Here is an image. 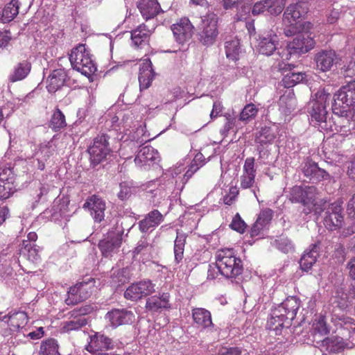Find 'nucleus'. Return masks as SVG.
<instances>
[{
  "label": "nucleus",
  "instance_id": "0e129e2a",
  "mask_svg": "<svg viewBox=\"0 0 355 355\" xmlns=\"http://www.w3.org/2000/svg\"><path fill=\"white\" fill-rule=\"evenodd\" d=\"M55 149L52 148V142L49 141L47 145L41 148V153L44 154L45 159H49L54 153Z\"/></svg>",
  "mask_w": 355,
  "mask_h": 355
},
{
  "label": "nucleus",
  "instance_id": "79ce46f5",
  "mask_svg": "<svg viewBox=\"0 0 355 355\" xmlns=\"http://www.w3.org/2000/svg\"><path fill=\"white\" fill-rule=\"evenodd\" d=\"M66 126L65 116L60 110L57 108L51 118L49 127L54 131H59Z\"/></svg>",
  "mask_w": 355,
  "mask_h": 355
},
{
  "label": "nucleus",
  "instance_id": "f03ea898",
  "mask_svg": "<svg viewBox=\"0 0 355 355\" xmlns=\"http://www.w3.org/2000/svg\"><path fill=\"white\" fill-rule=\"evenodd\" d=\"M216 267L227 279L236 278L243 271L242 261L234 255L233 249H223L218 252Z\"/></svg>",
  "mask_w": 355,
  "mask_h": 355
},
{
  "label": "nucleus",
  "instance_id": "c9c22d12",
  "mask_svg": "<svg viewBox=\"0 0 355 355\" xmlns=\"http://www.w3.org/2000/svg\"><path fill=\"white\" fill-rule=\"evenodd\" d=\"M284 33L287 37L302 33L309 30L311 25L309 22H284Z\"/></svg>",
  "mask_w": 355,
  "mask_h": 355
},
{
  "label": "nucleus",
  "instance_id": "f257e3e1",
  "mask_svg": "<svg viewBox=\"0 0 355 355\" xmlns=\"http://www.w3.org/2000/svg\"><path fill=\"white\" fill-rule=\"evenodd\" d=\"M128 220V218H122L118 220L116 223L114 231L108 232L107 236L99 241L98 247L103 257L111 258L114 254L119 252L122 244V236L125 228H128V231H129L133 226L128 227L127 225Z\"/></svg>",
  "mask_w": 355,
  "mask_h": 355
},
{
  "label": "nucleus",
  "instance_id": "de8ad7c7",
  "mask_svg": "<svg viewBox=\"0 0 355 355\" xmlns=\"http://www.w3.org/2000/svg\"><path fill=\"white\" fill-rule=\"evenodd\" d=\"M257 113V109L254 104H248L242 110L239 115V120L242 121H248L253 119Z\"/></svg>",
  "mask_w": 355,
  "mask_h": 355
},
{
  "label": "nucleus",
  "instance_id": "f704fd0d",
  "mask_svg": "<svg viewBox=\"0 0 355 355\" xmlns=\"http://www.w3.org/2000/svg\"><path fill=\"white\" fill-rule=\"evenodd\" d=\"M19 0H11L7 3L2 10L1 21L3 23H8L13 20L19 13Z\"/></svg>",
  "mask_w": 355,
  "mask_h": 355
},
{
  "label": "nucleus",
  "instance_id": "e433bc0d",
  "mask_svg": "<svg viewBox=\"0 0 355 355\" xmlns=\"http://www.w3.org/2000/svg\"><path fill=\"white\" fill-rule=\"evenodd\" d=\"M2 313L0 312V320L4 321L6 318H8L10 322V326L19 329L25 325L27 322V315L23 311L15 313L11 315L1 316Z\"/></svg>",
  "mask_w": 355,
  "mask_h": 355
},
{
  "label": "nucleus",
  "instance_id": "a211bd4d",
  "mask_svg": "<svg viewBox=\"0 0 355 355\" xmlns=\"http://www.w3.org/2000/svg\"><path fill=\"white\" fill-rule=\"evenodd\" d=\"M306 2L300 1L288 6L284 13V21L288 23L303 22L302 18L308 12Z\"/></svg>",
  "mask_w": 355,
  "mask_h": 355
},
{
  "label": "nucleus",
  "instance_id": "603ef678",
  "mask_svg": "<svg viewBox=\"0 0 355 355\" xmlns=\"http://www.w3.org/2000/svg\"><path fill=\"white\" fill-rule=\"evenodd\" d=\"M281 106L285 105L287 109V112L291 113L295 110L296 99L293 96H282L279 99Z\"/></svg>",
  "mask_w": 355,
  "mask_h": 355
},
{
  "label": "nucleus",
  "instance_id": "6ab92c4d",
  "mask_svg": "<svg viewBox=\"0 0 355 355\" xmlns=\"http://www.w3.org/2000/svg\"><path fill=\"white\" fill-rule=\"evenodd\" d=\"M284 5L277 0H262L254 3L252 14L255 16L267 11L272 15H277L284 10Z\"/></svg>",
  "mask_w": 355,
  "mask_h": 355
},
{
  "label": "nucleus",
  "instance_id": "e2e57ef3",
  "mask_svg": "<svg viewBox=\"0 0 355 355\" xmlns=\"http://www.w3.org/2000/svg\"><path fill=\"white\" fill-rule=\"evenodd\" d=\"M150 248V245L146 241H140L137 246L135 248L134 254H139L141 253H143L146 251H147Z\"/></svg>",
  "mask_w": 355,
  "mask_h": 355
},
{
  "label": "nucleus",
  "instance_id": "2eb2a0df",
  "mask_svg": "<svg viewBox=\"0 0 355 355\" xmlns=\"http://www.w3.org/2000/svg\"><path fill=\"white\" fill-rule=\"evenodd\" d=\"M314 61L317 69L324 72L329 71L338 62V57L334 50H320L315 54Z\"/></svg>",
  "mask_w": 355,
  "mask_h": 355
},
{
  "label": "nucleus",
  "instance_id": "c85d7f7f",
  "mask_svg": "<svg viewBox=\"0 0 355 355\" xmlns=\"http://www.w3.org/2000/svg\"><path fill=\"white\" fill-rule=\"evenodd\" d=\"M319 246L318 243L311 245V249L309 252L304 253L300 259V268L304 271H309L316 262L318 256Z\"/></svg>",
  "mask_w": 355,
  "mask_h": 355
},
{
  "label": "nucleus",
  "instance_id": "5fc2aeb1",
  "mask_svg": "<svg viewBox=\"0 0 355 355\" xmlns=\"http://www.w3.org/2000/svg\"><path fill=\"white\" fill-rule=\"evenodd\" d=\"M23 245L24 248L21 250L22 253L25 254L26 252H27L29 259H32L33 261L37 259L39 254L37 246H32L30 243L25 244V241L23 242Z\"/></svg>",
  "mask_w": 355,
  "mask_h": 355
},
{
  "label": "nucleus",
  "instance_id": "5701e85b",
  "mask_svg": "<svg viewBox=\"0 0 355 355\" xmlns=\"http://www.w3.org/2000/svg\"><path fill=\"white\" fill-rule=\"evenodd\" d=\"M137 8L146 21L153 19L162 12L161 6L157 0H144L143 1H138Z\"/></svg>",
  "mask_w": 355,
  "mask_h": 355
},
{
  "label": "nucleus",
  "instance_id": "4be33fe9",
  "mask_svg": "<svg viewBox=\"0 0 355 355\" xmlns=\"http://www.w3.org/2000/svg\"><path fill=\"white\" fill-rule=\"evenodd\" d=\"M295 65L292 64H279V69L284 73L288 71L287 73L284 74V78L282 80V84L286 88H290L297 83L302 82L305 78L306 74L304 73L293 71Z\"/></svg>",
  "mask_w": 355,
  "mask_h": 355
},
{
  "label": "nucleus",
  "instance_id": "052dcab7",
  "mask_svg": "<svg viewBox=\"0 0 355 355\" xmlns=\"http://www.w3.org/2000/svg\"><path fill=\"white\" fill-rule=\"evenodd\" d=\"M10 31L8 30L0 32V48L6 47L11 40Z\"/></svg>",
  "mask_w": 355,
  "mask_h": 355
},
{
  "label": "nucleus",
  "instance_id": "338daca9",
  "mask_svg": "<svg viewBox=\"0 0 355 355\" xmlns=\"http://www.w3.org/2000/svg\"><path fill=\"white\" fill-rule=\"evenodd\" d=\"M10 217L9 208L7 206L0 207V226Z\"/></svg>",
  "mask_w": 355,
  "mask_h": 355
},
{
  "label": "nucleus",
  "instance_id": "37998d69",
  "mask_svg": "<svg viewBox=\"0 0 355 355\" xmlns=\"http://www.w3.org/2000/svg\"><path fill=\"white\" fill-rule=\"evenodd\" d=\"M119 191L117 193L118 198L122 200H128L136 191V188L131 181H123L119 184Z\"/></svg>",
  "mask_w": 355,
  "mask_h": 355
},
{
  "label": "nucleus",
  "instance_id": "774afa93",
  "mask_svg": "<svg viewBox=\"0 0 355 355\" xmlns=\"http://www.w3.org/2000/svg\"><path fill=\"white\" fill-rule=\"evenodd\" d=\"M349 277L355 280V257L352 258L347 266Z\"/></svg>",
  "mask_w": 355,
  "mask_h": 355
},
{
  "label": "nucleus",
  "instance_id": "bf43d9fd",
  "mask_svg": "<svg viewBox=\"0 0 355 355\" xmlns=\"http://www.w3.org/2000/svg\"><path fill=\"white\" fill-rule=\"evenodd\" d=\"M39 193L37 194V200L36 201L41 200L43 198L46 199V196L49 192L50 187L48 184H43L42 183L38 184Z\"/></svg>",
  "mask_w": 355,
  "mask_h": 355
},
{
  "label": "nucleus",
  "instance_id": "393cba45",
  "mask_svg": "<svg viewBox=\"0 0 355 355\" xmlns=\"http://www.w3.org/2000/svg\"><path fill=\"white\" fill-rule=\"evenodd\" d=\"M278 36L274 33H268L259 42L258 50L260 53L268 56L278 49Z\"/></svg>",
  "mask_w": 355,
  "mask_h": 355
},
{
  "label": "nucleus",
  "instance_id": "09e8293b",
  "mask_svg": "<svg viewBox=\"0 0 355 355\" xmlns=\"http://www.w3.org/2000/svg\"><path fill=\"white\" fill-rule=\"evenodd\" d=\"M273 211L269 208L262 209L257 219V223L262 224L264 227H266L269 224L272 218Z\"/></svg>",
  "mask_w": 355,
  "mask_h": 355
},
{
  "label": "nucleus",
  "instance_id": "7ed1b4c3",
  "mask_svg": "<svg viewBox=\"0 0 355 355\" xmlns=\"http://www.w3.org/2000/svg\"><path fill=\"white\" fill-rule=\"evenodd\" d=\"M315 98L311 101L307 107V112L311 116V122L322 129H327V105L331 99V95L324 91H319L315 94Z\"/></svg>",
  "mask_w": 355,
  "mask_h": 355
},
{
  "label": "nucleus",
  "instance_id": "a18cd8bd",
  "mask_svg": "<svg viewBox=\"0 0 355 355\" xmlns=\"http://www.w3.org/2000/svg\"><path fill=\"white\" fill-rule=\"evenodd\" d=\"M154 148L151 146L143 147L137 153L135 162L136 164H141L154 159Z\"/></svg>",
  "mask_w": 355,
  "mask_h": 355
},
{
  "label": "nucleus",
  "instance_id": "b1692460",
  "mask_svg": "<svg viewBox=\"0 0 355 355\" xmlns=\"http://www.w3.org/2000/svg\"><path fill=\"white\" fill-rule=\"evenodd\" d=\"M155 76L153 64L149 58L144 60L139 74L140 89H146L150 87Z\"/></svg>",
  "mask_w": 355,
  "mask_h": 355
},
{
  "label": "nucleus",
  "instance_id": "ddd939ff",
  "mask_svg": "<svg viewBox=\"0 0 355 355\" xmlns=\"http://www.w3.org/2000/svg\"><path fill=\"white\" fill-rule=\"evenodd\" d=\"M346 111L343 113H336L334 107L332 105V112L335 115V117L332 118L335 130L339 132L340 135H348L354 126L352 121L354 112L348 110H346Z\"/></svg>",
  "mask_w": 355,
  "mask_h": 355
},
{
  "label": "nucleus",
  "instance_id": "58836bf2",
  "mask_svg": "<svg viewBox=\"0 0 355 355\" xmlns=\"http://www.w3.org/2000/svg\"><path fill=\"white\" fill-rule=\"evenodd\" d=\"M187 236L184 233L177 232V236L174 244L175 261L180 263L183 259L184 248Z\"/></svg>",
  "mask_w": 355,
  "mask_h": 355
},
{
  "label": "nucleus",
  "instance_id": "9d476101",
  "mask_svg": "<svg viewBox=\"0 0 355 355\" xmlns=\"http://www.w3.org/2000/svg\"><path fill=\"white\" fill-rule=\"evenodd\" d=\"M324 209L323 223L326 228L333 231L341 227L343 223V215L340 204L334 202L329 205L327 208H322L320 212Z\"/></svg>",
  "mask_w": 355,
  "mask_h": 355
},
{
  "label": "nucleus",
  "instance_id": "423d86ee",
  "mask_svg": "<svg viewBox=\"0 0 355 355\" xmlns=\"http://www.w3.org/2000/svg\"><path fill=\"white\" fill-rule=\"evenodd\" d=\"M332 105L336 113L352 110L355 105V80L342 86L334 95Z\"/></svg>",
  "mask_w": 355,
  "mask_h": 355
},
{
  "label": "nucleus",
  "instance_id": "39448f33",
  "mask_svg": "<svg viewBox=\"0 0 355 355\" xmlns=\"http://www.w3.org/2000/svg\"><path fill=\"white\" fill-rule=\"evenodd\" d=\"M315 42L310 35L304 31L295 36L292 42L287 44L286 49H282L278 54L282 59L288 60L292 55H301L306 53L313 49Z\"/></svg>",
  "mask_w": 355,
  "mask_h": 355
},
{
  "label": "nucleus",
  "instance_id": "bb28decb",
  "mask_svg": "<svg viewBox=\"0 0 355 355\" xmlns=\"http://www.w3.org/2000/svg\"><path fill=\"white\" fill-rule=\"evenodd\" d=\"M67 75L64 69H58L53 71L47 80L46 88L51 93L60 89L65 83Z\"/></svg>",
  "mask_w": 355,
  "mask_h": 355
},
{
  "label": "nucleus",
  "instance_id": "4c0bfd02",
  "mask_svg": "<svg viewBox=\"0 0 355 355\" xmlns=\"http://www.w3.org/2000/svg\"><path fill=\"white\" fill-rule=\"evenodd\" d=\"M40 355H60L58 352L57 340L53 338H49L42 342Z\"/></svg>",
  "mask_w": 355,
  "mask_h": 355
},
{
  "label": "nucleus",
  "instance_id": "3c124183",
  "mask_svg": "<svg viewBox=\"0 0 355 355\" xmlns=\"http://www.w3.org/2000/svg\"><path fill=\"white\" fill-rule=\"evenodd\" d=\"M16 191L15 187L6 183L0 182V200H6Z\"/></svg>",
  "mask_w": 355,
  "mask_h": 355
},
{
  "label": "nucleus",
  "instance_id": "6e6552de",
  "mask_svg": "<svg viewBox=\"0 0 355 355\" xmlns=\"http://www.w3.org/2000/svg\"><path fill=\"white\" fill-rule=\"evenodd\" d=\"M218 35L217 21L215 17H205L197 32V38L200 44L209 46L214 44Z\"/></svg>",
  "mask_w": 355,
  "mask_h": 355
},
{
  "label": "nucleus",
  "instance_id": "ea45409f",
  "mask_svg": "<svg viewBox=\"0 0 355 355\" xmlns=\"http://www.w3.org/2000/svg\"><path fill=\"white\" fill-rule=\"evenodd\" d=\"M275 138V134L270 127L264 126L257 133L255 141L261 145L270 143Z\"/></svg>",
  "mask_w": 355,
  "mask_h": 355
},
{
  "label": "nucleus",
  "instance_id": "2f4dec72",
  "mask_svg": "<svg viewBox=\"0 0 355 355\" xmlns=\"http://www.w3.org/2000/svg\"><path fill=\"white\" fill-rule=\"evenodd\" d=\"M192 316L194 322L203 328L213 325L211 313L202 308H195L192 310Z\"/></svg>",
  "mask_w": 355,
  "mask_h": 355
},
{
  "label": "nucleus",
  "instance_id": "aec40b11",
  "mask_svg": "<svg viewBox=\"0 0 355 355\" xmlns=\"http://www.w3.org/2000/svg\"><path fill=\"white\" fill-rule=\"evenodd\" d=\"M169 294L163 293L159 295H153L146 299L145 309L151 313L161 312L163 309H171Z\"/></svg>",
  "mask_w": 355,
  "mask_h": 355
},
{
  "label": "nucleus",
  "instance_id": "0eeeda50",
  "mask_svg": "<svg viewBox=\"0 0 355 355\" xmlns=\"http://www.w3.org/2000/svg\"><path fill=\"white\" fill-rule=\"evenodd\" d=\"M110 138L106 134L98 135L94 139L93 145L89 148L88 152L90 156L91 165L94 168L106 159L107 155H110L111 153L109 143Z\"/></svg>",
  "mask_w": 355,
  "mask_h": 355
},
{
  "label": "nucleus",
  "instance_id": "f8f14e48",
  "mask_svg": "<svg viewBox=\"0 0 355 355\" xmlns=\"http://www.w3.org/2000/svg\"><path fill=\"white\" fill-rule=\"evenodd\" d=\"M302 171L307 180L311 183H318L330 178L326 170L319 167L318 163L308 158L302 164Z\"/></svg>",
  "mask_w": 355,
  "mask_h": 355
},
{
  "label": "nucleus",
  "instance_id": "f3484780",
  "mask_svg": "<svg viewBox=\"0 0 355 355\" xmlns=\"http://www.w3.org/2000/svg\"><path fill=\"white\" fill-rule=\"evenodd\" d=\"M83 207L89 210L95 222L100 223L104 220L105 202L102 198L93 195L86 200Z\"/></svg>",
  "mask_w": 355,
  "mask_h": 355
},
{
  "label": "nucleus",
  "instance_id": "680f3d73",
  "mask_svg": "<svg viewBox=\"0 0 355 355\" xmlns=\"http://www.w3.org/2000/svg\"><path fill=\"white\" fill-rule=\"evenodd\" d=\"M315 330L322 335H326L329 332V330L324 320H319L315 324Z\"/></svg>",
  "mask_w": 355,
  "mask_h": 355
},
{
  "label": "nucleus",
  "instance_id": "4468645a",
  "mask_svg": "<svg viewBox=\"0 0 355 355\" xmlns=\"http://www.w3.org/2000/svg\"><path fill=\"white\" fill-rule=\"evenodd\" d=\"M194 27L188 18H182L178 22L171 26L174 37L179 44L189 41L193 34Z\"/></svg>",
  "mask_w": 355,
  "mask_h": 355
},
{
  "label": "nucleus",
  "instance_id": "a19ab883",
  "mask_svg": "<svg viewBox=\"0 0 355 355\" xmlns=\"http://www.w3.org/2000/svg\"><path fill=\"white\" fill-rule=\"evenodd\" d=\"M225 53L227 58L236 60L240 52V42L236 38L225 42Z\"/></svg>",
  "mask_w": 355,
  "mask_h": 355
},
{
  "label": "nucleus",
  "instance_id": "c756f323",
  "mask_svg": "<svg viewBox=\"0 0 355 355\" xmlns=\"http://www.w3.org/2000/svg\"><path fill=\"white\" fill-rule=\"evenodd\" d=\"M154 29V25L150 27L143 24L131 32V39L135 46H139L146 42L150 36L151 30Z\"/></svg>",
  "mask_w": 355,
  "mask_h": 355
},
{
  "label": "nucleus",
  "instance_id": "864d4df0",
  "mask_svg": "<svg viewBox=\"0 0 355 355\" xmlns=\"http://www.w3.org/2000/svg\"><path fill=\"white\" fill-rule=\"evenodd\" d=\"M284 324H279L278 322L277 317H275L273 312L271 313V318L268 320L267 328L270 330L275 331L276 334H280L282 329L284 327Z\"/></svg>",
  "mask_w": 355,
  "mask_h": 355
},
{
  "label": "nucleus",
  "instance_id": "49530a36",
  "mask_svg": "<svg viewBox=\"0 0 355 355\" xmlns=\"http://www.w3.org/2000/svg\"><path fill=\"white\" fill-rule=\"evenodd\" d=\"M84 63L79 66L76 65V70L80 71L82 74L85 75L87 77H89L93 75L96 71V67L95 64L93 62L90 57L84 60Z\"/></svg>",
  "mask_w": 355,
  "mask_h": 355
},
{
  "label": "nucleus",
  "instance_id": "a878e982",
  "mask_svg": "<svg viewBox=\"0 0 355 355\" xmlns=\"http://www.w3.org/2000/svg\"><path fill=\"white\" fill-rule=\"evenodd\" d=\"M87 286V283L80 282L70 287L68 292L69 297L66 299L67 304H75L86 300L89 296V293L86 291Z\"/></svg>",
  "mask_w": 355,
  "mask_h": 355
},
{
  "label": "nucleus",
  "instance_id": "72a5a7b5",
  "mask_svg": "<svg viewBox=\"0 0 355 355\" xmlns=\"http://www.w3.org/2000/svg\"><path fill=\"white\" fill-rule=\"evenodd\" d=\"M31 64L24 60L15 67L13 72L9 76L10 82L15 83L24 79L30 73Z\"/></svg>",
  "mask_w": 355,
  "mask_h": 355
},
{
  "label": "nucleus",
  "instance_id": "8fccbe9b",
  "mask_svg": "<svg viewBox=\"0 0 355 355\" xmlns=\"http://www.w3.org/2000/svg\"><path fill=\"white\" fill-rule=\"evenodd\" d=\"M230 226L232 230L239 233H243L247 227V225L242 220L239 214H236L233 218V220Z\"/></svg>",
  "mask_w": 355,
  "mask_h": 355
},
{
  "label": "nucleus",
  "instance_id": "cd10ccee",
  "mask_svg": "<svg viewBox=\"0 0 355 355\" xmlns=\"http://www.w3.org/2000/svg\"><path fill=\"white\" fill-rule=\"evenodd\" d=\"M163 220V215L157 209H155L149 212L145 218L139 223V230L142 232H146L150 228L155 227L159 225Z\"/></svg>",
  "mask_w": 355,
  "mask_h": 355
},
{
  "label": "nucleus",
  "instance_id": "69168bd1",
  "mask_svg": "<svg viewBox=\"0 0 355 355\" xmlns=\"http://www.w3.org/2000/svg\"><path fill=\"white\" fill-rule=\"evenodd\" d=\"M347 211L348 216L355 220V194L353 195L347 204Z\"/></svg>",
  "mask_w": 355,
  "mask_h": 355
},
{
  "label": "nucleus",
  "instance_id": "6e6d98bb",
  "mask_svg": "<svg viewBox=\"0 0 355 355\" xmlns=\"http://www.w3.org/2000/svg\"><path fill=\"white\" fill-rule=\"evenodd\" d=\"M15 175L10 168H6L0 173V182L14 185Z\"/></svg>",
  "mask_w": 355,
  "mask_h": 355
},
{
  "label": "nucleus",
  "instance_id": "20e7f679",
  "mask_svg": "<svg viewBox=\"0 0 355 355\" xmlns=\"http://www.w3.org/2000/svg\"><path fill=\"white\" fill-rule=\"evenodd\" d=\"M318 189L314 186H295L291 189L289 200L292 202L301 203L306 208L304 209L303 212L307 215L311 211V205L314 206V210L316 214H320L322 211L320 205L315 202Z\"/></svg>",
  "mask_w": 355,
  "mask_h": 355
},
{
  "label": "nucleus",
  "instance_id": "412c9836",
  "mask_svg": "<svg viewBox=\"0 0 355 355\" xmlns=\"http://www.w3.org/2000/svg\"><path fill=\"white\" fill-rule=\"evenodd\" d=\"M105 318L110 322L112 326L118 327L132 323L135 320V315L131 311L127 309H112L107 313Z\"/></svg>",
  "mask_w": 355,
  "mask_h": 355
},
{
  "label": "nucleus",
  "instance_id": "dca6fc26",
  "mask_svg": "<svg viewBox=\"0 0 355 355\" xmlns=\"http://www.w3.org/2000/svg\"><path fill=\"white\" fill-rule=\"evenodd\" d=\"M112 348L113 343L112 339L99 333H96L90 336V342L86 347L88 352L98 354V355H107L103 354V352Z\"/></svg>",
  "mask_w": 355,
  "mask_h": 355
},
{
  "label": "nucleus",
  "instance_id": "c03bdc74",
  "mask_svg": "<svg viewBox=\"0 0 355 355\" xmlns=\"http://www.w3.org/2000/svg\"><path fill=\"white\" fill-rule=\"evenodd\" d=\"M323 342L331 352L335 353L344 349L345 346L343 338L337 336L327 337L324 339Z\"/></svg>",
  "mask_w": 355,
  "mask_h": 355
},
{
  "label": "nucleus",
  "instance_id": "13d9d810",
  "mask_svg": "<svg viewBox=\"0 0 355 355\" xmlns=\"http://www.w3.org/2000/svg\"><path fill=\"white\" fill-rule=\"evenodd\" d=\"M255 175H246L244 173L241 177V187L243 189L250 188L254 183Z\"/></svg>",
  "mask_w": 355,
  "mask_h": 355
},
{
  "label": "nucleus",
  "instance_id": "4d7b16f0",
  "mask_svg": "<svg viewBox=\"0 0 355 355\" xmlns=\"http://www.w3.org/2000/svg\"><path fill=\"white\" fill-rule=\"evenodd\" d=\"M244 173L246 175H255L256 170L254 169V158L250 157L247 158L245 161L244 166Z\"/></svg>",
  "mask_w": 355,
  "mask_h": 355
},
{
  "label": "nucleus",
  "instance_id": "1a4fd4ad",
  "mask_svg": "<svg viewBox=\"0 0 355 355\" xmlns=\"http://www.w3.org/2000/svg\"><path fill=\"white\" fill-rule=\"evenodd\" d=\"M300 307L297 300L294 297L286 298L282 303L272 310L275 317H277L279 324L286 323L287 327L291 324Z\"/></svg>",
  "mask_w": 355,
  "mask_h": 355
},
{
  "label": "nucleus",
  "instance_id": "9b49d317",
  "mask_svg": "<svg viewBox=\"0 0 355 355\" xmlns=\"http://www.w3.org/2000/svg\"><path fill=\"white\" fill-rule=\"evenodd\" d=\"M155 292V284L150 280H144L130 286L125 291L124 297L128 300L137 301Z\"/></svg>",
  "mask_w": 355,
  "mask_h": 355
},
{
  "label": "nucleus",
  "instance_id": "473e14b6",
  "mask_svg": "<svg viewBox=\"0 0 355 355\" xmlns=\"http://www.w3.org/2000/svg\"><path fill=\"white\" fill-rule=\"evenodd\" d=\"M89 57V53L86 51L85 46L83 44H79L77 47L72 49L69 55V60L73 69L76 70V65L80 66L84 60Z\"/></svg>",
  "mask_w": 355,
  "mask_h": 355
},
{
  "label": "nucleus",
  "instance_id": "7c9ffc66",
  "mask_svg": "<svg viewBox=\"0 0 355 355\" xmlns=\"http://www.w3.org/2000/svg\"><path fill=\"white\" fill-rule=\"evenodd\" d=\"M79 315L73 316L70 320L64 322L63 329L66 331L78 330L87 324V319L85 315L87 313L86 309H80Z\"/></svg>",
  "mask_w": 355,
  "mask_h": 355
}]
</instances>
